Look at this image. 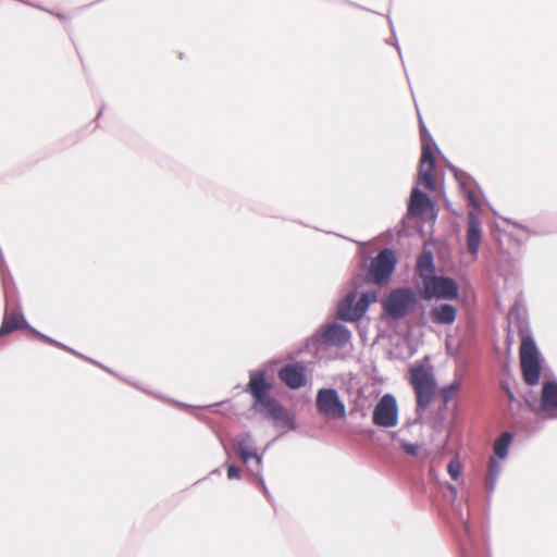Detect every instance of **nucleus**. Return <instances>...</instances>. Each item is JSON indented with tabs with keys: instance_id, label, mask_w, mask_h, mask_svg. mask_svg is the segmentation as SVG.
Wrapping results in <instances>:
<instances>
[{
	"instance_id": "6e6552de",
	"label": "nucleus",
	"mask_w": 557,
	"mask_h": 557,
	"mask_svg": "<svg viewBox=\"0 0 557 557\" xmlns=\"http://www.w3.org/2000/svg\"><path fill=\"white\" fill-rule=\"evenodd\" d=\"M419 183L429 190H434L436 187L435 157L432 147H428L426 145H424V149L421 151L419 163Z\"/></svg>"
},
{
	"instance_id": "423d86ee",
	"label": "nucleus",
	"mask_w": 557,
	"mask_h": 557,
	"mask_svg": "<svg viewBox=\"0 0 557 557\" xmlns=\"http://www.w3.org/2000/svg\"><path fill=\"white\" fill-rule=\"evenodd\" d=\"M315 406L319 413L333 418L343 419L346 416V408L334 388H322L317 394Z\"/></svg>"
},
{
	"instance_id": "412c9836",
	"label": "nucleus",
	"mask_w": 557,
	"mask_h": 557,
	"mask_svg": "<svg viewBox=\"0 0 557 557\" xmlns=\"http://www.w3.org/2000/svg\"><path fill=\"white\" fill-rule=\"evenodd\" d=\"M459 389H460V382H453L451 384L443 387L441 389V396H442L444 404H447L449 400H451Z\"/></svg>"
},
{
	"instance_id": "6ab92c4d",
	"label": "nucleus",
	"mask_w": 557,
	"mask_h": 557,
	"mask_svg": "<svg viewBox=\"0 0 557 557\" xmlns=\"http://www.w3.org/2000/svg\"><path fill=\"white\" fill-rule=\"evenodd\" d=\"M512 441L509 432H504L494 443V453L497 457L504 459L507 456L508 447Z\"/></svg>"
},
{
	"instance_id": "0eeeda50",
	"label": "nucleus",
	"mask_w": 557,
	"mask_h": 557,
	"mask_svg": "<svg viewBox=\"0 0 557 557\" xmlns=\"http://www.w3.org/2000/svg\"><path fill=\"white\" fill-rule=\"evenodd\" d=\"M372 421L380 428H393L398 423V407L391 394H385L375 405Z\"/></svg>"
},
{
	"instance_id": "2eb2a0df",
	"label": "nucleus",
	"mask_w": 557,
	"mask_h": 557,
	"mask_svg": "<svg viewBox=\"0 0 557 557\" xmlns=\"http://www.w3.org/2000/svg\"><path fill=\"white\" fill-rule=\"evenodd\" d=\"M481 243V228L476 216L472 213L468 218L467 245L472 255H476Z\"/></svg>"
},
{
	"instance_id": "4be33fe9",
	"label": "nucleus",
	"mask_w": 557,
	"mask_h": 557,
	"mask_svg": "<svg viewBox=\"0 0 557 557\" xmlns=\"http://www.w3.org/2000/svg\"><path fill=\"white\" fill-rule=\"evenodd\" d=\"M447 471L453 480H458L461 474V465L457 458L453 459L447 467Z\"/></svg>"
},
{
	"instance_id": "b1692460",
	"label": "nucleus",
	"mask_w": 557,
	"mask_h": 557,
	"mask_svg": "<svg viewBox=\"0 0 557 557\" xmlns=\"http://www.w3.org/2000/svg\"><path fill=\"white\" fill-rule=\"evenodd\" d=\"M401 447L404 449V451L410 456H417L419 450H420V446L417 445V444H411V443H406L404 442L401 444Z\"/></svg>"
},
{
	"instance_id": "9b49d317",
	"label": "nucleus",
	"mask_w": 557,
	"mask_h": 557,
	"mask_svg": "<svg viewBox=\"0 0 557 557\" xmlns=\"http://www.w3.org/2000/svg\"><path fill=\"white\" fill-rule=\"evenodd\" d=\"M541 410L549 417H557V383L545 382L542 387Z\"/></svg>"
},
{
	"instance_id": "39448f33",
	"label": "nucleus",
	"mask_w": 557,
	"mask_h": 557,
	"mask_svg": "<svg viewBox=\"0 0 557 557\" xmlns=\"http://www.w3.org/2000/svg\"><path fill=\"white\" fill-rule=\"evenodd\" d=\"M416 294L410 288H397L386 297L384 310L395 319L404 318L414 307Z\"/></svg>"
},
{
	"instance_id": "1a4fd4ad",
	"label": "nucleus",
	"mask_w": 557,
	"mask_h": 557,
	"mask_svg": "<svg viewBox=\"0 0 557 557\" xmlns=\"http://www.w3.org/2000/svg\"><path fill=\"white\" fill-rule=\"evenodd\" d=\"M278 379L290 389H298L307 384V368L299 363H289L278 371Z\"/></svg>"
},
{
	"instance_id": "ddd939ff",
	"label": "nucleus",
	"mask_w": 557,
	"mask_h": 557,
	"mask_svg": "<svg viewBox=\"0 0 557 557\" xmlns=\"http://www.w3.org/2000/svg\"><path fill=\"white\" fill-rule=\"evenodd\" d=\"M457 309L449 304L434 306L430 310V319L435 324L450 325L455 322Z\"/></svg>"
},
{
	"instance_id": "5701e85b",
	"label": "nucleus",
	"mask_w": 557,
	"mask_h": 557,
	"mask_svg": "<svg viewBox=\"0 0 557 557\" xmlns=\"http://www.w3.org/2000/svg\"><path fill=\"white\" fill-rule=\"evenodd\" d=\"M420 136H421V148L422 150L424 149V145H426L428 147H431V144H430V134L429 132L426 131L424 124L421 122L420 124Z\"/></svg>"
},
{
	"instance_id": "dca6fc26",
	"label": "nucleus",
	"mask_w": 557,
	"mask_h": 557,
	"mask_svg": "<svg viewBox=\"0 0 557 557\" xmlns=\"http://www.w3.org/2000/svg\"><path fill=\"white\" fill-rule=\"evenodd\" d=\"M256 410L275 421H281L285 418L284 407L275 398L270 396L263 399V401L258 403Z\"/></svg>"
},
{
	"instance_id": "bb28decb",
	"label": "nucleus",
	"mask_w": 557,
	"mask_h": 557,
	"mask_svg": "<svg viewBox=\"0 0 557 557\" xmlns=\"http://www.w3.org/2000/svg\"><path fill=\"white\" fill-rule=\"evenodd\" d=\"M506 394H507V396H508V398H509L510 400H512V399H513V394H512V392H511L509 388H507V389H506Z\"/></svg>"
},
{
	"instance_id": "393cba45",
	"label": "nucleus",
	"mask_w": 557,
	"mask_h": 557,
	"mask_svg": "<svg viewBox=\"0 0 557 557\" xmlns=\"http://www.w3.org/2000/svg\"><path fill=\"white\" fill-rule=\"evenodd\" d=\"M227 478L231 480L238 479L239 478V469L233 465L228 466L227 467Z\"/></svg>"
},
{
	"instance_id": "f257e3e1",
	"label": "nucleus",
	"mask_w": 557,
	"mask_h": 557,
	"mask_svg": "<svg viewBox=\"0 0 557 557\" xmlns=\"http://www.w3.org/2000/svg\"><path fill=\"white\" fill-rule=\"evenodd\" d=\"M397 264L396 253L388 248L379 252V255L371 261L368 277H357L354 281L355 290L349 293L338 305L337 315L345 321H359L367 312L369 306L376 301V292L367 290L362 293L358 301H356L360 282L368 278L376 285H385Z\"/></svg>"
},
{
	"instance_id": "a878e982",
	"label": "nucleus",
	"mask_w": 557,
	"mask_h": 557,
	"mask_svg": "<svg viewBox=\"0 0 557 557\" xmlns=\"http://www.w3.org/2000/svg\"><path fill=\"white\" fill-rule=\"evenodd\" d=\"M30 332H32V334H34L37 338H39V339H41V341H44V342H46V343H50V344H51V343H53V341H52L51 338H49L48 336H46V335H44V334H41V333L37 332V331H36V330H34V329H30Z\"/></svg>"
},
{
	"instance_id": "a211bd4d",
	"label": "nucleus",
	"mask_w": 557,
	"mask_h": 557,
	"mask_svg": "<svg viewBox=\"0 0 557 557\" xmlns=\"http://www.w3.org/2000/svg\"><path fill=\"white\" fill-rule=\"evenodd\" d=\"M432 202L428 195L414 188L410 196L409 211L414 215H422Z\"/></svg>"
},
{
	"instance_id": "f03ea898",
	"label": "nucleus",
	"mask_w": 557,
	"mask_h": 557,
	"mask_svg": "<svg viewBox=\"0 0 557 557\" xmlns=\"http://www.w3.org/2000/svg\"><path fill=\"white\" fill-rule=\"evenodd\" d=\"M410 383L417 397V408L424 410L432 403L436 384L432 374L423 367L417 366L410 369Z\"/></svg>"
},
{
	"instance_id": "9d476101",
	"label": "nucleus",
	"mask_w": 557,
	"mask_h": 557,
	"mask_svg": "<svg viewBox=\"0 0 557 557\" xmlns=\"http://www.w3.org/2000/svg\"><path fill=\"white\" fill-rule=\"evenodd\" d=\"M271 388L272 385L271 383L267 382L265 373L263 371L250 372L246 391L250 393L255 399L253 409L258 408V403L263 401V399L269 397L268 394Z\"/></svg>"
},
{
	"instance_id": "f8f14e48",
	"label": "nucleus",
	"mask_w": 557,
	"mask_h": 557,
	"mask_svg": "<svg viewBox=\"0 0 557 557\" xmlns=\"http://www.w3.org/2000/svg\"><path fill=\"white\" fill-rule=\"evenodd\" d=\"M350 332L343 325L331 324L322 333L323 342L342 347L350 341Z\"/></svg>"
},
{
	"instance_id": "f3484780",
	"label": "nucleus",
	"mask_w": 557,
	"mask_h": 557,
	"mask_svg": "<svg viewBox=\"0 0 557 557\" xmlns=\"http://www.w3.org/2000/svg\"><path fill=\"white\" fill-rule=\"evenodd\" d=\"M417 273L422 280V283L429 280V277L435 276L434 259L431 251H423L417 261Z\"/></svg>"
},
{
	"instance_id": "aec40b11",
	"label": "nucleus",
	"mask_w": 557,
	"mask_h": 557,
	"mask_svg": "<svg viewBox=\"0 0 557 557\" xmlns=\"http://www.w3.org/2000/svg\"><path fill=\"white\" fill-rule=\"evenodd\" d=\"M237 454L243 460V462H247L250 458H256L258 461H260V458L257 456V454L252 450V447L250 446L249 438H244L237 443Z\"/></svg>"
},
{
	"instance_id": "7ed1b4c3",
	"label": "nucleus",
	"mask_w": 557,
	"mask_h": 557,
	"mask_svg": "<svg viewBox=\"0 0 557 557\" xmlns=\"http://www.w3.org/2000/svg\"><path fill=\"white\" fill-rule=\"evenodd\" d=\"M519 354L525 383L529 385L537 384L541 375V364L539 351L532 337L524 336L522 338Z\"/></svg>"
},
{
	"instance_id": "20e7f679",
	"label": "nucleus",
	"mask_w": 557,
	"mask_h": 557,
	"mask_svg": "<svg viewBox=\"0 0 557 557\" xmlns=\"http://www.w3.org/2000/svg\"><path fill=\"white\" fill-rule=\"evenodd\" d=\"M422 284L423 288L420 295L424 300H454L459 296L458 285L450 277L435 275L429 277V280Z\"/></svg>"
},
{
	"instance_id": "4468645a",
	"label": "nucleus",
	"mask_w": 557,
	"mask_h": 557,
	"mask_svg": "<svg viewBox=\"0 0 557 557\" xmlns=\"http://www.w3.org/2000/svg\"><path fill=\"white\" fill-rule=\"evenodd\" d=\"M27 327L28 324L22 313L16 311L5 312L0 327V336H5L14 331Z\"/></svg>"
}]
</instances>
